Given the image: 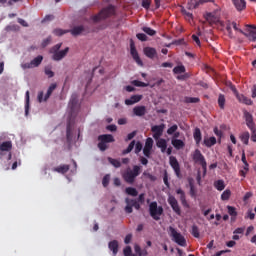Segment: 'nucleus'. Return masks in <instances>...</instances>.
Returning <instances> with one entry per match:
<instances>
[{
  "label": "nucleus",
  "instance_id": "nucleus-9",
  "mask_svg": "<svg viewBox=\"0 0 256 256\" xmlns=\"http://www.w3.org/2000/svg\"><path fill=\"white\" fill-rule=\"evenodd\" d=\"M41 63H43V56L38 55L33 60H31V62L22 63L21 68L24 70L25 69H35V67H39V65H41Z\"/></svg>",
  "mask_w": 256,
  "mask_h": 256
},
{
  "label": "nucleus",
  "instance_id": "nucleus-49",
  "mask_svg": "<svg viewBox=\"0 0 256 256\" xmlns=\"http://www.w3.org/2000/svg\"><path fill=\"white\" fill-rule=\"evenodd\" d=\"M177 129H179V126L177 124L172 125L170 128L167 129V135H173Z\"/></svg>",
  "mask_w": 256,
  "mask_h": 256
},
{
  "label": "nucleus",
  "instance_id": "nucleus-34",
  "mask_svg": "<svg viewBox=\"0 0 256 256\" xmlns=\"http://www.w3.org/2000/svg\"><path fill=\"white\" fill-rule=\"evenodd\" d=\"M251 138V134L248 131L243 132L240 134V140L244 145H249V139Z\"/></svg>",
  "mask_w": 256,
  "mask_h": 256
},
{
  "label": "nucleus",
  "instance_id": "nucleus-43",
  "mask_svg": "<svg viewBox=\"0 0 256 256\" xmlns=\"http://www.w3.org/2000/svg\"><path fill=\"white\" fill-rule=\"evenodd\" d=\"M185 71L186 69L183 65H178L173 69V73H175V75H181V73H185Z\"/></svg>",
  "mask_w": 256,
  "mask_h": 256
},
{
  "label": "nucleus",
  "instance_id": "nucleus-22",
  "mask_svg": "<svg viewBox=\"0 0 256 256\" xmlns=\"http://www.w3.org/2000/svg\"><path fill=\"white\" fill-rule=\"evenodd\" d=\"M69 169H71V166H69V164H62L58 167L53 168V171L55 173H60L61 175H65V173L69 172Z\"/></svg>",
  "mask_w": 256,
  "mask_h": 256
},
{
  "label": "nucleus",
  "instance_id": "nucleus-61",
  "mask_svg": "<svg viewBox=\"0 0 256 256\" xmlns=\"http://www.w3.org/2000/svg\"><path fill=\"white\" fill-rule=\"evenodd\" d=\"M192 39L196 43V45H198V47H201V40L199 39V36L193 34Z\"/></svg>",
  "mask_w": 256,
  "mask_h": 256
},
{
  "label": "nucleus",
  "instance_id": "nucleus-25",
  "mask_svg": "<svg viewBox=\"0 0 256 256\" xmlns=\"http://www.w3.org/2000/svg\"><path fill=\"white\" fill-rule=\"evenodd\" d=\"M98 141H102L103 143H114L115 138L111 134H103L98 136Z\"/></svg>",
  "mask_w": 256,
  "mask_h": 256
},
{
  "label": "nucleus",
  "instance_id": "nucleus-39",
  "mask_svg": "<svg viewBox=\"0 0 256 256\" xmlns=\"http://www.w3.org/2000/svg\"><path fill=\"white\" fill-rule=\"evenodd\" d=\"M142 31L146 33V35H149L150 37H153L154 35H157V31L153 30L150 27L144 26L142 27Z\"/></svg>",
  "mask_w": 256,
  "mask_h": 256
},
{
  "label": "nucleus",
  "instance_id": "nucleus-8",
  "mask_svg": "<svg viewBox=\"0 0 256 256\" xmlns=\"http://www.w3.org/2000/svg\"><path fill=\"white\" fill-rule=\"evenodd\" d=\"M133 149H135L136 155H139V153L143 151V144H141V142L139 141L135 144V140H133L132 142L129 143L127 149L122 151V155H127L131 153Z\"/></svg>",
  "mask_w": 256,
  "mask_h": 256
},
{
  "label": "nucleus",
  "instance_id": "nucleus-60",
  "mask_svg": "<svg viewBox=\"0 0 256 256\" xmlns=\"http://www.w3.org/2000/svg\"><path fill=\"white\" fill-rule=\"evenodd\" d=\"M125 213H133V204H127L124 208Z\"/></svg>",
  "mask_w": 256,
  "mask_h": 256
},
{
  "label": "nucleus",
  "instance_id": "nucleus-15",
  "mask_svg": "<svg viewBox=\"0 0 256 256\" xmlns=\"http://www.w3.org/2000/svg\"><path fill=\"white\" fill-rule=\"evenodd\" d=\"M77 103H78L77 94H73L71 96V99H70V102H69V105H68V107L70 109L71 117H73V115H75V111H77V109H78Z\"/></svg>",
  "mask_w": 256,
  "mask_h": 256
},
{
  "label": "nucleus",
  "instance_id": "nucleus-55",
  "mask_svg": "<svg viewBox=\"0 0 256 256\" xmlns=\"http://www.w3.org/2000/svg\"><path fill=\"white\" fill-rule=\"evenodd\" d=\"M98 149H100V151H107V143L100 141L98 143Z\"/></svg>",
  "mask_w": 256,
  "mask_h": 256
},
{
  "label": "nucleus",
  "instance_id": "nucleus-3",
  "mask_svg": "<svg viewBox=\"0 0 256 256\" xmlns=\"http://www.w3.org/2000/svg\"><path fill=\"white\" fill-rule=\"evenodd\" d=\"M168 235L171 237V240L177 245H180V247H187V240L185 239V236L181 235V233L173 226H169Z\"/></svg>",
  "mask_w": 256,
  "mask_h": 256
},
{
  "label": "nucleus",
  "instance_id": "nucleus-40",
  "mask_svg": "<svg viewBox=\"0 0 256 256\" xmlns=\"http://www.w3.org/2000/svg\"><path fill=\"white\" fill-rule=\"evenodd\" d=\"M66 139H67V141H71V139H73V132L71 130V122H68V124H67Z\"/></svg>",
  "mask_w": 256,
  "mask_h": 256
},
{
  "label": "nucleus",
  "instance_id": "nucleus-62",
  "mask_svg": "<svg viewBox=\"0 0 256 256\" xmlns=\"http://www.w3.org/2000/svg\"><path fill=\"white\" fill-rule=\"evenodd\" d=\"M131 239H133V235L132 234L126 235V237L124 239L125 245H129L131 243Z\"/></svg>",
  "mask_w": 256,
  "mask_h": 256
},
{
  "label": "nucleus",
  "instance_id": "nucleus-2",
  "mask_svg": "<svg viewBox=\"0 0 256 256\" xmlns=\"http://www.w3.org/2000/svg\"><path fill=\"white\" fill-rule=\"evenodd\" d=\"M62 45L63 43H58L50 49L53 61H62V59L67 57V53H69V47H66L64 50H60Z\"/></svg>",
  "mask_w": 256,
  "mask_h": 256
},
{
  "label": "nucleus",
  "instance_id": "nucleus-1",
  "mask_svg": "<svg viewBox=\"0 0 256 256\" xmlns=\"http://www.w3.org/2000/svg\"><path fill=\"white\" fill-rule=\"evenodd\" d=\"M141 175V166L134 165L133 169L128 168L123 174L122 177L125 181V183H128L129 185H133L135 183V179Z\"/></svg>",
  "mask_w": 256,
  "mask_h": 256
},
{
  "label": "nucleus",
  "instance_id": "nucleus-29",
  "mask_svg": "<svg viewBox=\"0 0 256 256\" xmlns=\"http://www.w3.org/2000/svg\"><path fill=\"white\" fill-rule=\"evenodd\" d=\"M227 209H228V214L230 215L231 217V221L232 222H235L237 221V209L233 206H227Z\"/></svg>",
  "mask_w": 256,
  "mask_h": 256
},
{
  "label": "nucleus",
  "instance_id": "nucleus-58",
  "mask_svg": "<svg viewBox=\"0 0 256 256\" xmlns=\"http://www.w3.org/2000/svg\"><path fill=\"white\" fill-rule=\"evenodd\" d=\"M137 39H139V41H147V35L144 33H138L136 34Z\"/></svg>",
  "mask_w": 256,
  "mask_h": 256
},
{
  "label": "nucleus",
  "instance_id": "nucleus-26",
  "mask_svg": "<svg viewBox=\"0 0 256 256\" xmlns=\"http://www.w3.org/2000/svg\"><path fill=\"white\" fill-rule=\"evenodd\" d=\"M143 99V96L141 95H133L130 97V99L125 100V105H135V103H139Z\"/></svg>",
  "mask_w": 256,
  "mask_h": 256
},
{
  "label": "nucleus",
  "instance_id": "nucleus-28",
  "mask_svg": "<svg viewBox=\"0 0 256 256\" xmlns=\"http://www.w3.org/2000/svg\"><path fill=\"white\" fill-rule=\"evenodd\" d=\"M71 35L74 37H77V35H81L83 31H85V27L81 26H75L71 30H68Z\"/></svg>",
  "mask_w": 256,
  "mask_h": 256
},
{
  "label": "nucleus",
  "instance_id": "nucleus-45",
  "mask_svg": "<svg viewBox=\"0 0 256 256\" xmlns=\"http://www.w3.org/2000/svg\"><path fill=\"white\" fill-rule=\"evenodd\" d=\"M44 73H45V75H47V77H48L49 79L55 77V72H53V70H51V67H50V66H46V67H45Z\"/></svg>",
  "mask_w": 256,
  "mask_h": 256
},
{
  "label": "nucleus",
  "instance_id": "nucleus-41",
  "mask_svg": "<svg viewBox=\"0 0 256 256\" xmlns=\"http://www.w3.org/2000/svg\"><path fill=\"white\" fill-rule=\"evenodd\" d=\"M108 161L116 169H119V167H121V161H119L118 159H114V158L108 157Z\"/></svg>",
  "mask_w": 256,
  "mask_h": 256
},
{
  "label": "nucleus",
  "instance_id": "nucleus-42",
  "mask_svg": "<svg viewBox=\"0 0 256 256\" xmlns=\"http://www.w3.org/2000/svg\"><path fill=\"white\" fill-rule=\"evenodd\" d=\"M225 95L223 94H219L218 96V105L220 107V109H225Z\"/></svg>",
  "mask_w": 256,
  "mask_h": 256
},
{
  "label": "nucleus",
  "instance_id": "nucleus-20",
  "mask_svg": "<svg viewBox=\"0 0 256 256\" xmlns=\"http://www.w3.org/2000/svg\"><path fill=\"white\" fill-rule=\"evenodd\" d=\"M108 249L112 251L114 256H117V253H119V241L112 240L108 243Z\"/></svg>",
  "mask_w": 256,
  "mask_h": 256
},
{
  "label": "nucleus",
  "instance_id": "nucleus-16",
  "mask_svg": "<svg viewBox=\"0 0 256 256\" xmlns=\"http://www.w3.org/2000/svg\"><path fill=\"white\" fill-rule=\"evenodd\" d=\"M151 149H153V138H147L143 148L145 157H151Z\"/></svg>",
  "mask_w": 256,
  "mask_h": 256
},
{
  "label": "nucleus",
  "instance_id": "nucleus-38",
  "mask_svg": "<svg viewBox=\"0 0 256 256\" xmlns=\"http://www.w3.org/2000/svg\"><path fill=\"white\" fill-rule=\"evenodd\" d=\"M214 187H215V189H217V191H223V189H225V181H223V180L215 181Z\"/></svg>",
  "mask_w": 256,
  "mask_h": 256
},
{
  "label": "nucleus",
  "instance_id": "nucleus-7",
  "mask_svg": "<svg viewBox=\"0 0 256 256\" xmlns=\"http://www.w3.org/2000/svg\"><path fill=\"white\" fill-rule=\"evenodd\" d=\"M149 211L152 218H154L155 221H159L161 215H163V207L157 206V202H152L149 205Z\"/></svg>",
  "mask_w": 256,
  "mask_h": 256
},
{
  "label": "nucleus",
  "instance_id": "nucleus-18",
  "mask_svg": "<svg viewBox=\"0 0 256 256\" xmlns=\"http://www.w3.org/2000/svg\"><path fill=\"white\" fill-rule=\"evenodd\" d=\"M133 114L136 117H144V115H147V107L145 106H136L133 108Z\"/></svg>",
  "mask_w": 256,
  "mask_h": 256
},
{
  "label": "nucleus",
  "instance_id": "nucleus-53",
  "mask_svg": "<svg viewBox=\"0 0 256 256\" xmlns=\"http://www.w3.org/2000/svg\"><path fill=\"white\" fill-rule=\"evenodd\" d=\"M124 256H131L133 251L131 250V246H126L123 250Z\"/></svg>",
  "mask_w": 256,
  "mask_h": 256
},
{
  "label": "nucleus",
  "instance_id": "nucleus-63",
  "mask_svg": "<svg viewBox=\"0 0 256 256\" xmlns=\"http://www.w3.org/2000/svg\"><path fill=\"white\" fill-rule=\"evenodd\" d=\"M163 182H164V185H166V187H170L169 176L167 175V172L164 173Z\"/></svg>",
  "mask_w": 256,
  "mask_h": 256
},
{
  "label": "nucleus",
  "instance_id": "nucleus-21",
  "mask_svg": "<svg viewBox=\"0 0 256 256\" xmlns=\"http://www.w3.org/2000/svg\"><path fill=\"white\" fill-rule=\"evenodd\" d=\"M236 99H238L239 103H243L244 105H253V100L251 98L243 95V94H236Z\"/></svg>",
  "mask_w": 256,
  "mask_h": 256
},
{
  "label": "nucleus",
  "instance_id": "nucleus-30",
  "mask_svg": "<svg viewBox=\"0 0 256 256\" xmlns=\"http://www.w3.org/2000/svg\"><path fill=\"white\" fill-rule=\"evenodd\" d=\"M125 203H126V205L132 204V207H134L137 211H139V209H141V204H139V201H137L136 199L126 198Z\"/></svg>",
  "mask_w": 256,
  "mask_h": 256
},
{
  "label": "nucleus",
  "instance_id": "nucleus-12",
  "mask_svg": "<svg viewBox=\"0 0 256 256\" xmlns=\"http://www.w3.org/2000/svg\"><path fill=\"white\" fill-rule=\"evenodd\" d=\"M170 166L174 170V173L178 179H181V166L179 165V161L174 156H170Z\"/></svg>",
  "mask_w": 256,
  "mask_h": 256
},
{
  "label": "nucleus",
  "instance_id": "nucleus-56",
  "mask_svg": "<svg viewBox=\"0 0 256 256\" xmlns=\"http://www.w3.org/2000/svg\"><path fill=\"white\" fill-rule=\"evenodd\" d=\"M142 7L144 9H149L151 7V0H142Z\"/></svg>",
  "mask_w": 256,
  "mask_h": 256
},
{
  "label": "nucleus",
  "instance_id": "nucleus-14",
  "mask_svg": "<svg viewBox=\"0 0 256 256\" xmlns=\"http://www.w3.org/2000/svg\"><path fill=\"white\" fill-rule=\"evenodd\" d=\"M168 203L173 209L174 213H176V215H181V207H179V202L177 201V198H175V196L170 195L168 197Z\"/></svg>",
  "mask_w": 256,
  "mask_h": 256
},
{
  "label": "nucleus",
  "instance_id": "nucleus-5",
  "mask_svg": "<svg viewBox=\"0 0 256 256\" xmlns=\"http://www.w3.org/2000/svg\"><path fill=\"white\" fill-rule=\"evenodd\" d=\"M243 115L248 129H250L252 133L251 141H253V143H256V126L255 122L253 121V114L247 110H244Z\"/></svg>",
  "mask_w": 256,
  "mask_h": 256
},
{
  "label": "nucleus",
  "instance_id": "nucleus-35",
  "mask_svg": "<svg viewBox=\"0 0 256 256\" xmlns=\"http://www.w3.org/2000/svg\"><path fill=\"white\" fill-rule=\"evenodd\" d=\"M193 137H194L196 145H199V143H201V139H202L201 129L195 128Z\"/></svg>",
  "mask_w": 256,
  "mask_h": 256
},
{
  "label": "nucleus",
  "instance_id": "nucleus-32",
  "mask_svg": "<svg viewBox=\"0 0 256 256\" xmlns=\"http://www.w3.org/2000/svg\"><path fill=\"white\" fill-rule=\"evenodd\" d=\"M171 144H172L173 147H175L177 150L183 149V147H185V142H183V140H180V139H172V140H171Z\"/></svg>",
  "mask_w": 256,
  "mask_h": 256
},
{
  "label": "nucleus",
  "instance_id": "nucleus-24",
  "mask_svg": "<svg viewBox=\"0 0 256 256\" xmlns=\"http://www.w3.org/2000/svg\"><path fill=\"white\" fill-rule=\"evenodd\" d=\"M0 165L4 171H9L11 169V160H8L7 156L2 158L0 156Z\"/></svg>",
  "mask_w": 256,
  "mask_h": 256
},
{
  "label": "nucleus",
  "instance_id": "nucleus-17",
  "mask_svg": "<svg viewBox=\"0 0 256 256\" xmlns=\"http://www.w3.org/2000/svg\"><path fill=\"white\" fill-rule=\"evenodd\" d=\"M176 194L180 196V202L182 204L183 207H185V209H189V207H191L189 205V202H187V197L185 196V191H183V189L178 188L176 190Z\"/></svg>",
  "mask_w": 256,
  "mask_h": 256
},
{
  "label": "nucleus",
  "instance_id": "nucleus-33",
  "mask_svg": "<svg viewBox=\"0 0 256 256\" xmlns=\"http://www.w3.org/2000/svg\"><path fill=\"white\" fill-rule=\"evenodd\" d=\"M216 144H217V138H215V136L204 139L205 147H213V145H216Z\"/></svg>",
  "mask_w": 256,
  "mask_h": 256
},
{
  "label": "nucleus",
  "instance_id": "nucleus-23",
  "mask_svg": "<svg viewBox=\"0 0 256 256\" xmlns=\"http://www.w3.org/2000/svg\"><path fill=\"white\" fill-rule=\"evenodd\" d=\"M144 55L148 57V59H155V56L157 55V50L153 47H145Z\"/></svg>",
  "mask_w": 256,
  "mask_h": 256
},
{
  "label": "nucleus",
  "instance_id": "nucleus-13",
  "mask_svg": "<svg viewBox=\"0 0 256 256\" xmlns=\"http://www.w3.org/2000/svg\"><path fill=\"white\" fill-rule=\"evenodd\" d=\"M130 54L134 61H136L137 65L143 67V61L141 60V57H139V52H137V48H135V43H133V41L130 43Z\"/></svg>",
  "mask_w": 256,
  "mask_h": 256
},
{
  "label": "nucleus",
  "instance_id": "nucleus-31",
  "mask_svg": "<svg viewBox=\"0 0 256 256\" xmlns=\"http://www.w3.org/2000/svg\"><path fill=\"white\" fill-rule=\"evenodd\" d=\"M209 1H211V0H199L198 2H195V3H193V2L188 3V4H187V9H189V10H191V9H197V7H198L199 5H203V3H209Z\"/></svg>",
  "mask_w": 256,
  "mask_h": 256
},
{
  "label": "nucleus",
  "instance_id": "nucleus-57",
  "mask_svg": "<svg viewBox=\"0 0 256 256\" xmlns=\"http://www.w3.org/2000/svg\"><path fill=\"white\" fill-rule=\"evenodd\" d=\"M182 13L183 15H185V17H187V19H193V13L188 12L187 10H185V8H182Z\"/></svg>",
  "mask_w": 256,
  "mask_h": 256
},
{
  "label": "nucleus",
  "instance_id": "nucleus-47",
  "mask_svg": "<svg viewBox=\"0 0 256 256\" xmlns=\"http://www.w3.org/2000/svg\"><path fill=\"white\" fill-rule=\"evenodd\" d=\"M244 35L249 39V41H256V33L254 32V30H251L248 34L245 33Z\"/></svg>",
  "mask_w": 256,
  "mask_h": 256
},
{
  "label": "nucleus",
  "instance_id": "nucleus-4",
  "mask_svg": "<svg viewBox=\"0 0 256 256\" xmlns=\"http://www.w3.org/2000/svg\"><path fill=\"white\" fill-rule=\"evenodd\" d=\"M111 15H115V6L109 5L108 7L102 9L97 15L91 17L94 23H99V21H103L107 19V17H111Z\"/></svg>",
  "mask_w": 256,
  "mask_h": 256
},
{
  "label": "nucleus",
  "instance_id": "nucleus-37",
  "mask_svg": "<svg viewBox=\"0 0 256 256\" xmlns=\"http://www.w3.org/2000/svg\"><path fill=\"white\" fill-rule=\"evenodd\" d=\"M125 192L127 193V195H130L131 197H137L139 195L137 189L133 187H127L125 189Z\"/></svg>",
  "mask_w": 256,
  "mask_h": 256
},
{
  "label": "nucleus",
  "instance_id": "nucleus-54",
  "mask_svg": "<svg viewBox=\"0 0 256 256\" xmlns=\"http://www.w3.org/2000/svg\"><path fill=\"white\" fill-rule=\"evenodd\" d=\"M200 99L197 97H187L186 103H199Z\"/></svg>",
  "mask_w": 256,
  "mask_h": 256
},
{
  "label": "nucleus",
  "instance_id": "nucleus-19",
  "mask_svg": "<svg viewBox=\"0 0 256 256\" xmlns=\"http://www.w3.org/2000/svg\"><path fill=\"white\" fill-rule=\"evenodd\" d=\"M232 3L237 11H245L247 2L245 0H232Z\"/></svg>",
  "mask_w": 256,
  "mask_h": 256
},
{
  "label": "nucleus",
  "instance_id": "nucleus-64",
  "mask_svg": "<svg viewBox=\"0 0 256 256\" xmlns=\"http://www.w3.org/2000/svg\"><path fill=\"white\" fill-rule=\"evenodd\" d=\"M135 135H137V131H133L127 135L126 141H131V139H134Z\"/></svg>",
  "mask_w": 256,
  "mask_h": 256
},
{
  "label": "nucleus",
  "instance_id": "nucleus-27",
  "mask_svg": "<svg viewBox=\"0 0 256 256\" xmlns=\"http://www.w3.org/2000/svg\"><path fill=\"white\" fill-rule=\"evenodd\" d=\"M156 145L159 149H161L162 153H165V151H167V140L159 138L156 142Z\"/></svg>",
  "mask_w": 256,
  "mask_h": 256
},
{
  "label": "nucleus",
  "instance_id": "nucleus-6",
  "mask_svg": "<svg viewBox=\"0 0 256 256\" xmlns=\"http://www.w3.org/2000/svg\"><path fill=\"white\" fill-rule=\"evenodd\" d=\"M192 159L194 162L199 163L203 169V174L207 175V161L205 160V156L201 153V150L196 149L193 153Z\"/></svg>",
  "mask_w": 256,
  "mask_h": 256
},
{
  "label": "nucleus",
  "instance_id": "nucleus-48",
  "mask_svg": "<svg viewBox=\"0 0 256 256\" xmlns=\"http://www.w3.org/2000/svg\"><path fill=\"white\" fill-rule=\"evenodd\" d=\"M132 85H134L135 87H149L148 83L141 82L139 80L132 81Z\"/></svg>",
  "mask_w": 256,
  "mask_h": 256
},
{
  "label": "nucleus",
  "instance_id": "nucleus-11",
  "mask_svg": "<svg viewBox=\"0 0 256 256\" xmlns=\"http://www.w3.org/2000/svg\"><path fill=\"white\" fill-rule=\"evenodd\" d=\"M57 89V84H51L47 90L46 95L44 96L43 92L38 93V102L43 103V101H47L51 95H53V91Z\"/></svg>",
  "mask_w": 256,
  "mask_h": 256
},
{
  "label": "nucleus",
  "instance_id": "nucleus-36",
  "mask_svg": "<svg viewBox=\"0 0 256 256\" xmlns=\"http://www.w3.org/2000/svg\"><path fill=\"white\" fill-rule=\"evenodd\" d=\"M189 187H190V197L195 199L197 197V190L195 189V184L193 183V179H189Z\"/></svg>",
  "mask_w": 256,
  "mask_h": 256
},
{
  "label": "nucleus",
  "instance_id": "nucleus-50",
  "mask_svg": "<svg viewBox=\"0 0 256 256\" xmlns=\"http://www.w3.org/2000/svg\"><path fill=\"white\" fill-rule=\"evenodd\" d=\"M25 115H29V91H26Z\"/></svg>",
  "mask_w": 256,
  "mask_h": 256
},
{
  "label": "nucleus",
  "instance_id": "nucleus-59",
  "mask_svg": "<svg viewBox=\"0 0 256 256\" xmlns=\"http://www.w3.org/2000/svg\"><path fill=\"white\" fill-rule=\"evenodd\" d=\"M51 40H52L51 36H49V37H47L46 39H44V40L42 41V47H43V48L47 47V45H49V43H51Z\"/></svg>",
  "mask_w": 256,
  "mask_h": 256
},
{
  "label": "nucleus",
  "instance_id": "nucleus-10",
  "mask_svg": "<svg viewBox=\"0 0 256 256\" xmlns=\"http://www.w3.org/2000/svg\"><path fill=\"white\" fill-rule=\"evenodd\" d=\"M151 131L153 132V139H155V141H159L165 131V124L154 125L151 127Z\"/></svg>",
  "mask_w": 256,
  "mask_h": 256
},
{
  "label": "nucleus",
  "instance_id": "nucleus-44",
  "mask_svg": "<svg viewBox=\"0 0 256 256\" xmlns=\"http://www.w3.org/2000/svg\"><path fill=\"white\" fill-rule=\"evenodd\" d=\"M231 197V190L227 189L221 194V200L222 201H229Z\"/></svg>",
  "mask_w": 256,
  "mask_h": 256
},
{
  "label": "nucleus",
  "instance_id": "nucleus-52",
  "mask_svg": "<svg viewBox=\"0 0 256 256\" xmlns=\"http://www.w3.org/2000/svg\"><path fill=\"white\" fill-rule=\"evenodd\" d=\"M109 179H110V176L109 174L105 175L102 179V185L103 187H108L109 186Z\"/></svg>",
  "mask_w": 256,
  "mask_h": 256
},
{
  "label": "nucleus",
  "instance_id": "nucleus-46",
  "mask_svg": "<svg viewBox=\"0 0 256 256\" xmlns=\"http://www.w3.org/2000/svg\"><path fill=\"white\" fill-rule=\"evenodd\" d=\"M191 234H192L193 237H195L196 239H199L200 233H199V227H197V225H193V226H192Z\"/></svg>",
  "mask_w": 256,
  "mask_h": 256
},
{
  "label": "nucleus",
  "instance_id": "nucleus-51",
  "mask_svg": "<svg viewBox=\"0 0 256 256\" xmlns=\"http://www.w3.org/2000/svg\"><path fill=\"white\" fill-rule=\"evenodd\" d=\"M54 35H57L58 37H61V35H65V33H69V30H63V29H55L53 31Z\"/></svg>",
  "mask_w": 256,
  "mask_h": 256
}]
</instances>
